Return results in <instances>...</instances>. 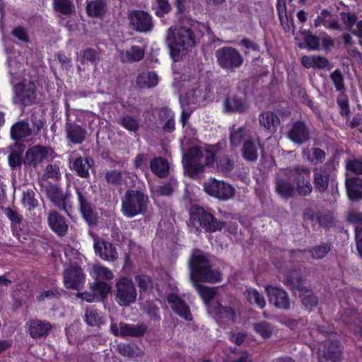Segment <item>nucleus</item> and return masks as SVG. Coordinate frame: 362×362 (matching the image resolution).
<instances>
[{"label":"nucleus","mask_w":362,"mask_h":362,"mask_svg":"<svg viewBox=\"0 0 362 362\" xmlns=\"http://www.w3.org/2000/svg\"><path fill=\"white\" fill-rule=\"evenodd\" d=\"M16 98L14 102L27 105L35 100V85L32 81H24L15 88Z\"/></svg>","instance_id":"15"},{"label":"nucleus","mask_w":362,"mask_h":362,"mask_svg":"<svg viewBox=\"0 0 362 362\" xmlns=\"http://www.w3.org/2000/svg\"><path fill=\"white\" fill-rule=\"evenodd\" d=\"M282 281L292 289L298 291V296L306 308L311 309L317 304V299L313 292L302 285V279L298 271L286 274Z\"/></svg>","instance_id":"6"},{"label":"nucleus","mask_w":362,"mask_h":362,"mask_svg":"<svg viewBox=\"0 0 362 362\" xmlns=\"http://www.w3.org/2000/svg\"><path fill=\"white\" fill-rule=\"evenodd\" d=\"M158 291L163 292V295L166 296L167 300L175 313L186 320H192L188 305L177 293V288L175 284L158 288Z\"/></svg>","instance_id":"7"},{"label":"nucleus","mask_w":362,"mask_h":362,"mask_svg":"<svg viewBox=\"0 0 362 362\" xmlns=\"http://www.w3.org/2000/svg\"><path fill=\"white\" fill-rule=\"evenodd\" d=\"M136 296V290L131 279L122 277L117 281L115 300L119 305H129L135 302Z\"/></svg>","instance_id":"10"},{"label":"nucleus","mask_w":362,"mask_h":362,"mask_svg":"<svg viewBox=\"0 0 362 362\" xmlns=\"http://www.w3.org/2000/svg\"><path fill=\"white\" fill-rule=\"evenodd\" d=\"M341 20L347 30L351 31L356 24V16L353 13L341 12L340 13Z\"/></svg>","instance_id":"53"},{"label":"nucleus","mask_w":362,"mask_h":362,"mask_svg":"<svg viewBox=\"0 0 362 362\" xmlns=\"http://www.w3.org/2000/svg\"><path fill=\"white\" fill-rule=\"evenodd\" d=\"M329 181V174L325 168H320L314 173V184L316 189L322 192L328 187Z\"/></svg>","instance_id":"36"},{"label":"nucleus","mask_w":362,"mask_h":362,"mask_svg":"<svg viewBox=\"0 0 362 362\" xmlns=\"http://www.w3.org/2000/svg\"><path fill=\"white\" fill-rule=\"evenodd\" d=\"M81 55L83 62L86 60L90 62H95L99 59V54L92 49H86L83 50Z\"/></svg>","instance_id":"59"},{"label":"nucleus","mask_w":362,"mask_h":362,"mask_svg":"<svg viewBox=\"0 0 362 362\" xmlns=\"http://www.w3.org/2000/svg\"><path fill=\"white\" fill-rule=\"evenodd\" d=\"M289 139L297 144H303L308 140L309 132L303 122L298 121L292 125L289 132Z\"/></svg>","instance_id":"23"},{"label":"nucleus","mask_w":362,"mask_h":362,"mask_svg":"<svg viewBox=\"0 0 362 362\" xmlns=\"http://www.w3.org/2000/svg\"><path fill=\"white\" fill-rule=\"evenodd\" d=\"M330 78L337 90H341L344 88V79L340 71H334L331 74Z\"/></svg>","instance_id":"56"},{"label":"nucleus","mask_w":362,"mask_h":362,"mask_svg":"<svg viewBox=\"0 0 362 362\" xmlns=\"http://www.w3.org/2000/svg\"><path fill=\"white\" fill-rule=\"evenodd\" d=\"M66 137L70 142L76 144H81L86 139L87 131L77 124L67 123L66 124Z\"/></svg>","instance_id":"25"},{"label":"nucleus","mask_w":362,"mask_h":362,"mask_svg":"<svg viewBox=\"0 0 362 362\" xmlns=\"http://www.w3.org/2000/svg\"><path fill=\"white\" fill-rule=\"evenodd\" d=\"M347 220L354 224L356 238H359L362 233V213L351 210L347 214Z\"/></svg>","instance_id":"43"},{"label":"nucleus","mask_w":362,"mask_h":362,"mask_svg":"<svg viewBox=\"0 0 362 362\" xmlns=\"http://www.w3.org/2000/svg\"><path fill=\"white\" fill-rule=\"evenodd\" d=\"M341 349L339 342L335 341L330 344H325L322 356L326 359L332 360L333 362L338 361L341 357Z\"/></svg>","instance_id":"35"},{"label":"nucleus","mask_w":362,"mask_h":362,"mask_svg":"<svg viewBox=\"0 0 362 362\" xmlns=\"http://www.w3.org/2000/svg\"><path fill=\"white\" fill-rule=\"evenodd\" d=\"M242 156L247 161L254 162L258 158V147L252 139L243 142L242 148Z\"/></svg>","instance_id":"34"},{"label":"nucleus","mask_w":362,"mask_h":362,"mask_svg":"<svg viewBox=\"0 0 362 362\" xmlns=\"http://www.w3.org/2000/svg\"><path fill=\"white\" fill-rule=\"evenodd\" d=\"M122 178L121 173L117 170H111L107 173L105 175L106 180L112 184H117Z\"/></svg>","instance_id":"63"},{"label":"nucleus","mask_w":362,"mask_h":362,"mask_svg":"<svg viewBox=\"0 0 362 362\" xmlns=\"http://www.w3.org/2000/svg\"><path fill=\"white\" fill-rule=\"evenodd\" d=\"M85 282V275L77 265H70L64 272V284L66 288L79 290Z\"/></svg>","instance_id":"14"},{"label":"nucleus","mask_w":362,"mask_h":362,"mask_svg":"<svg viewBox=\"0 0 362 362\" xmlns=\"http://www.w3.org/2000/svg\"><path fill=\"white\" fill-rule=\"evenodd\" d=\"M346 169L356 174H362V160H354L346 163Z\"/></svg>","instance_id":"62"},{"label":"nucleus","mask_w":362,"mask_h":362,"mask_svg":"<svg viewBox=\"0 0 362 362\" xmlns=\"http://www.w3.org/2000/svg\"><path fill=\"white\" fill-rule=\"evenodd\" d=\"M83 319L88 326L99 327L103 324L102 317L99 316L97 310L93 308H89L86 310Z\"/></svg>","instance_id":"44"},{"label":"nucleus","mask_w":362,"mask_h":362,"mask_svg":"<svg viewBox=\"0 0 362 362\" xmlns=\"http://www.w3.org/2000/svg\"><path fill=\"white\" fill-rule=\"evenodd\" d=\"M204 189L208 194L223 201L233 198L235 194V189L232 185L213 178L204 182Z\"/></svg>","instance_id":"12"},{"label":"nucleus","mask_w":362,"mask_h":362,"mask_svg":"<svg viewBox=\"0 0 362 362\" xmlns=\"http://www.w3.org/2000/svg\"><path fill=\"white\" fill-rule=\"evenodd\" d=\"M259 122L261 127L271 133L277 130L280 124L279 117L272 112L266 111L259 115Z\"/></svg>","instance_id":"27"},{"label":"nucleus","mask_w":362,"mask_h":362,"mask_svg":"<svg viewBox=\"0 0 362 362\" xmlns=\"http://www.w3.org/2000/svg\"><path fill=\"white\" fill-rule=\"evenodd\" d=\"M156 2L158 8L156 13L158 16L161 17L170 11V6L168 3V0H156Z\"/></svg>","instance_id":"61"},{"label":"nucleus","mask_w":362,"mask_h":362,"mask_svg":"<svg viewBox=\"0 0 362 362\" xmlns=\"http://www.w3.org/2000/svg\"><path fill=\"white\" fill-rule=\"evenodd\" d=\"M288 169L281 170L276 179V191L279 195L285 199L291 197L295 193V187L291 183L293 177H290L291 175H286Z\"/></svg>","instance_id":"18"},{"label":"nucleus","mask_w":362,"mask_h":362,"mask_svg":"<svg viewBox=\"0 0 362 362\" xmlns=\"http://www.w3.org/2000/svg\"><path fill=\"white\" fill-rule=\"evenodd\" d=\"M130 23L136 31L146 33L152 29V18L148 13L141 11H134L130 14Z\"/></svg>","instance_id":"20"},{"label":"nucleus","mask_w":362,"mask_h":362,"mask_svg":"<svg viewBox=\"0 0 362 362\" xmlns=\"http://www.w3.org/2000/svg\"><path fill=\"white\" fill-rule=\"evenodd\" d=\"M255 331L262 338L267 339L272 336L273 328L266 322H261L254 325Z\"/></svg>","instance_id":"49"},{"label":"nucleus","mask_w":362,"mask_h":362,"mask_svg":"<svg viewBox=\"0 0 362 362\" xmlns=\"http://www.w3.org/2000/svg\"><path fill=\"white\" fill-rule=\"evenodd\" d=\"M135 281L139 287L140 292H146L153 286V282L151 278L146 275H138L136 276Z\"/></svg>","instance_id":"52"},{"label":"nucleus","mask_w":362,"mask_h":362,"mask_svg":"<svg viewBox=\"0 0 362 362\" xmlns=\"http://www.w3.org/2000/svg\"><path fill=\"white\" fill-rule=\"evenodd\" d=\"M158 83V76L155 72H144L136 78V83L140 88H151Z\"/></svg>","instance_id":"37"},{"label":"nucleus","mask_w":362,"mask_h":362,"mask_svg":"<svg viewBox=\"0 0 362 362\" xmlns=\"http://www.w3.org/2000/svg\"><path fill=\"white\" fill-rule=\"evenodd\" d=\"M106 9L104 0H86V13L90 17L102 16Z\"/></svg>","instance_id":"32"},{"label":"nucleus","mask_w":362,"mask_h":362,"mask_svg":"<svg viewBox=\"0 0 362 362\" xmlns=\"http://www.w3.org/2000/svg\"><path fill=\"white\" fill-rule=\"evenodd\" d=\"M329 250L330 245L328 243H323L314 247L310 250V254L313 258L319 259L324 258Z\"/></svg>","instance_id":"51"},{"label":"nucleus","mask_w":362,"mask_h":362,"mask_svg":"<svg viewBox=\"0 0 362 362\" xmlns=\"http://www.w3.org/2000/svg\"><path fill=\"white\" fill-rule=\"evenodd\" d=\"M122 125L129 131H136L139 127L137 121L132 117L126 116L122 119Z\"/></svg>","instance_id":"57"},{"label":"nucleus","mask_w":362,"mask_h":362,"mask_svg":"<svg viewBox=\"0 0 362 362\" xmlns=\"http://www.w3.org/2000/svg\"><path fill=\"white\" fill-rule=\"evenodd\" d=\"M189 269L191 281L202 299L208 308L209 305H214L211 303V300L216 293L215 288L202 286L199 282L215 283L220 281L221 280V274L216 270H212L206 257L198 251L194 252L191 257Z\"/></svg>","instance_id":"1"},{"label":"nucleus","mask_w":362,"mask_h":362,"mask_svg":"<svg viewBox=\"0 0 362 362\" xmlns=\"http://www.w3.org/2000/svg\"><path fill=\"white\" fill-rule=\"evenodd\" d=\"M54 8L62 14L67 15L74 11V6L69 0H54Z\"/></svg>","instance_id":"48"},{"label":"nucleus","mask_w":362,"mask_h":362,"mask_svg":"<svg viewBox=\"0 0 362 362\" xmlns=\"http://www.w3.org/2000/svg\"><path fill=\"white\" fill-rule=\"evenodd\" d=\"M150 167L153 173L159 177L165 176L169 169V165L162 158H155L151 161Z\"/></svg>","instance_id":"42"},{"label":"nucleus","mask_w":362,"mask_h":362,"mask_svg":"<svg viewBox=\"0 0 362 362\" xmlns=\"http://www.w3.org/2000/svg\"><path fill=\"white\" fill-rule=\"evenodd\" d=\"M160 117L162 119H167V122L165 124L164 129L170 132L174 129L175 120L174 115H173L170 110L168 108H163L160 111Z\"/></svg>","instance_id":"50"},{"label":"nucleus","mask_w":362,"mask_h":362,"mask_svg":"<svg viewBox=\"0 0 362 362\" xmlns=\"http://www.w3.org/2000/svg\"><path fill=\"white\" fill-rule=\"evenodd\" d=\"M54 152L49 147L35 145L29 148L25 155V165L36 168L49 158H52Z\"/></svg>","instance_id":"13"},{"label":"nucleus","mask_w":362,"mask_h":362,"mask_svg":"<svg viewBox=\"0 0 362 362\" xmlns=\"http://www.w3.org/2000/svg\"><path fill=\"white\" fill-rule=\"evenodd\" d=\"M234 163L227 156L219 159L217 162V168L224 173H230L233 168Z\"/></svg>","instance_id":"54"},{"label":"nucleus","mask_w":362,"mask_h":362,"mask_svg":"<svg viewBox=\"0 0 362 362\" xmlns=\"http://www.w3.org/2000/svg\"><path fill=\"white\" fill-rule=\"evenodd\" d=\"M35 194L33 189L23 191L22 197V204L28 210H32L38 206V202L35 198Z\"/></svg>","instance_id":"46"},{"label":"nucleus","mask_w":362,"mask_h":362,"mask_svg":"<svg viewBox=\"0 0 362 362\" xmlns=\"http://www.w3.org/2000/svg\"><path fill=\"white\" fill-rule=\"evenodd\" d=\"M277 11L281 23L283 24L287 21V13L285 0H278L277 1Z\"/></svg>","instance_id":"60"},{"label":"nucleus","mask_w":362,"mask_h":362,"mask_svg":"<svg viewBox=\"0 0 362 362\" xmlns=\"http://www.w3.org/2000/svg\"><path fill=\"white\" fill-rule=\"evenodd\" d=\"M250 131L245 127H235L230 129V141L233 146H240L244 142L251 139Z\"/></svg>","instance_id":"30"},{"label":"nucleus","mask_w":362,"mask_h":362,"mask_svg":"<svg viewBox=\"0 0 362 362\" xmlns=\"http://www.w3.org/2000/svg\"><path fill=\"white\" fill-rule=\"evenodd\" d=\"M90 290L95 293L97 300H101L110 291V286L103 281H95L90 286Z\"/></svg>","instance_id":"47"},{"label":"nucleus","mask_w":362,"mask_h":362,"mask_svg":"<svg viewBox=\"0 0 362 362\" xmlns=\"http://www.w3.org/2000/svg\"><path fill=\"white\" fill-rule=\"evenodd\" d=\"M148 197L140 190H127L122 198L121 211L128 218L144 214L148 208Z\"/></svg>","instance_id":"5"},{"label":"nucleus","mask_w":362,"mask_h":362,"mask_svg":"<svg viewBox=\"0 0 362 362\" xmlns=\"http://www.w3.org/2000/svg\"><path fill=\"white\" fill-rule=\"evenodd\" d=\"M218 65L226 70L233 71L243 63L242 54L232 47H223L216 51Z\"/></svg>","instance_id":"9"},{"label":"nucleus","mask_w":362,"mask_h":362,"mask_svg":"<svg viewBox=\"0 0 362 362\" xmlns=\"http://www.w3.org/2000/svg\"><path fill=\"white\" fill-rule=\"evenodd\" d=\"M89 273L97 281L98 279L111 280L114 277V274L110 269L98 264L94 265Z\"/></svg>","instance_id":"39"},{"label":"nucleus","mask_w":362,"mask_h":362,"mask_svg":"<svg viewBox=\"0 0 362 362\" xmlns=\"http://www.w3.org/2000/svg\"><path fill=\"white\" fill-rule=\"evenodd\" d=\"M216 153V149L214 146L193 147L189 150L188 157L183 160L185 168L192 175L197 174L202 171L204 167L213 165Z\"/></svg>","instance_id":"4"},{"label":"nucleus","mask_w":362,"mask_h":362,"mask_svg":"<svg viewBox=\"0 0 362 362\" xmlns=\"http://www.w3.org/2000/svg\"><path fill=\"white\" fill-rule=\"evenodd\" d=\"M248 107L246 100L235 95L228 96L223 102V111L225 113H243Z\"/></svg>","instance_id":"21"},{"label":"nucleus","mask_w":362,"mask_h":362,"mask_svg":"<svg viewBox=\"0 0 362 362\" xmlns=\"http://www.w3.org/2000/svg\"><path fill=\"white\" fill-rule=\"evenodd\" d=\"M209 312L216 316L218 323H228L235 321V313L230 307H224L219 303L209 305Z\"/></svg>","instance_id":"22"},{"label":"nucleus","mask_w":362,"mask_h":362,"mask_svg":"<svg viewBox=\"0 0 362 362\" xmlns=\"http://www.w3.org/2000/svg\"><path fill=\"white\" fill-rule=\"evenodd\" d=\"M178 74L174 76L173 85L182 90L180 97V105L182 108L181 121L183 125L190 115V111L185 109L187 105H201L209 97V89L204 77L186 76L179 80Z\"/></svg>","instance_id":"2"},{"label":"nucleus","mask_w":362,"mask_h":362,"mask_svg":"<svg viewBox=\"0 0 362 362\" xmlns=\"http://www.w3.org/2000/svg\"><path fill=\"white\" fill-rule=\"evenodd\" d=\"M265 291L271 304L276 308L287 310L290 308V298L288 293L281 288L267 285Z\"/></svg>","instance_id":"16"},{"label":"nucleus","mask_w":362,"mask_h":362,"mask_svg":"<svg viewBox=\"0 0 362 362\" xmlns=\"http://www.w3.org/2000/svg\"><path fill=\"white\" fill-rule=\"evenodd\" d=\"M52 201L59 209H62L65 210L66 212L68 211V209H67V205H68V202H69L68 196H65L62 194L57 193L55 196L52 197Z\"/></svg>","instance_id":"55"},{"label":"nucleus","mask_w":362,"mask_h":362,"mask_svg":"<svg viewBox=\"0 0 362 362\" xmlns=\"http://www.w3.org/2000/svg\"><path fill=\"white\" fill-rule=\"evenodd\" d=\"M286 175H291L293 180L296 182L295 191L300 195H308L313 190V186L310 182V170L303 166L289 168Z\"/></svg>","instance_id":"11"},{"label":"nucleus","mask_w":362,"mask_h":362,"mask_svg":"<svg viewBox=\"0 0 362 362\" xmlns=\"http://www.w3.org/2000/svg\"><path fill=\"white\" fill-rule=\"evenodd\" d=\"M76 193L83 216L89 224L95 223L96 216L93 211L91 204L86 199V194L78 189H76Z\"/></svg>","instance_id":"26"},{"label":"nucleus","mask_w":362,"mask_h":362,"mask_svg":"<svg viewBox=\"0 0 362 362\" xmlns=\"http://www.w3.org/2000/svg\"><path fill=\"white\" fill-rule=\"evenodd\" d=\"M93 247L95 252L102 259L107 262H115L118 258L115 247L110 242L94 237Z\"/></svg>","instance_id":"17"},{"label":"nucleus","mask_w":362,"mask_h":362,"mask_svg":"<svg viewBox=\"0 0 362 362\" xmlns=\"http://www.w3.org/2000/svg\"><path fill=\"white\" fill-rule=\"evenodd\" d=\"M313 66L314 69H325L328 65V60L320 56L313 55Z\"/></svg>","instance_id":"64"},{"label":"nucleus","mask_w":362,"mask_h":362,"mask_svg":"<svg viewBox=\"0 0 362 362\" xmlns=\"http://www.w3.org/2000/svg\"><path fill=\"white\" fill-rule=\"evenodd\" d=\"M190 222L197 230L204 229L206 231L215 232L220 230L223 226L222 222L218 221L203 208H197L192 212Z\"/></svg>","instance_id":"8"},{"label":"nucleus","mask_w":362,"mask_h":362,"mask_svg":"<svg viewBox=\"0 0 362 362\" xmlns=\"http://www.w3.org/2000/svg\"><path fill=\"white\" fill-rule=\"evenodd\" d=\"M244 296L248 302L256 305L259 308H263L266 305L264 296L255 288H247L244 292Z\"/></svg>","instance_id":"41"},{"label":"nucleus","mask_w":362,"mask_h":362,"mask_svg":"<svg viewBox=\"0 0 362 362\" xmlns=\"http://www.w3.org/2000/svg\"><path fill=\"white\" fill-rule=\"evenodd\" d=\"M167 41L170 54L175 62L186 56L195 45L192 31L184 27H170L168 31Z\"/></svg>","instance_id":"3"},{"label":"nucleus","mask_w":362,"mask_h":362,"mask_svg":"<svg viewBox=\"0 0 362 362\" xmlns=\"http://www.w3.org/2000/svg\"><path fill=\"white\" fill-rule=\"evenodd\" d=\"M48 224L50 228L59 236H64L68 230V225L64 217L56 211L49 214Z\"/></svg>","instance_id":"24"},{"label":"nucleus","mask_w":362,"mask_h":362,"mask_svg":"<svg viewBox=\"0 0 362 362\" xmlns=\"http://www.w3.org/2000/svg\"><path fill=\"white\" fill-rule=\"evenodd\" d=\"M144 49L136 45L132 46L125 52H120L121 61L124 63L138 62L143 59Z\"/></svg>","instance_id":"31"},{"label":"nucleus","mask_w":362,"mask_h":362,"mask_svg":"<svg viewBox=\"0 0 362 362\" xmlns=\"http://www.w3.org/2000/svg\"><path fill=\"white\" fill-rule=\"evenodd\" d=\"M31 134V129L26 122H19L13 124L11 129V136L14 140H20L28 137Z\"/></svg>","instance_id":"33"},{"label":"nucleus","mask_w":362,"mask_h":362,"mask_svg":"<svg viewBox=\"0 0 362 362\" xmlns=\"http://www.w3.org/2000/svg\"><path fill=\"white\" fill-rule=\"evenodd\" d=\"M303 158L313 164L322 163L325 160V152L317 148L304 149L303 151Z\"/></svg>","instance_id":"40"},{"label":"nucleus","mask_w":362,"mask_h":362,"mask_svg":"<svg viewBox=\"0 0 362 362\" xmlns=\"http://www.w3.org/2000/svg\"><path fill=\"white\" fill-rule=\"evenodd\" d=\"M146 329V326L144 324L132 325L120 323L117 325L112 323L110 326L112 333L115 336L121 337H140L144 334Z\"/></svg>","instance_id":"19"},{"label":"nucleus","mask_w":362,"mask_h":362,"mask_svg":"<svg viewBox=\"0 0 362 362\" xmlns=\"http://www.w3.org/2000/svg\"><path fill=\"white\" fill-rule=\"evenodd\" d=\"M93 160L91 158L80 157L74 160L73 168L79 176L86 177L89 175V169L91 168Z\"/></svg>","instance_id":"38"},{"label":"nucleus","mask_w":362,"mask_h":362,"mask_svg":"<svg viewBox=\"0 0 362 362\" xmlns=\"http://www.w3.org/2000/svg\"><path fill=\"white\" fill-rule=\"evenodd\" d=\"M8 163L11 168H16L22 163V154L20 151H13L8 156Z\"/></svg>","instance_id":"58"},{"label":"nucleus","mask_w":362,"mask_h":362,"mask_svg":"<svg viewBox=\"0 0 362 362\" xmlns=\"http://www.w3.org/2000/svg\"><path fill=\"white\" fill-rule=\"evenodd\" d=\"M346 186L350 199L357 201L362 198V178H349L346 181Z\"/></svg>","instance_id":"29"},{"label":"nucleus","mask_w":362,"mask_h":362,"mask_svg":"<svg viewBox=\"0 0 362 362\" xmlns=\"http://www.w3.org/2000/svg\"><path fill=\"white\" fill-rule=\"evenodd\" d=\"M118 351L127 357H136L142 353L141 350L134 344H119L117 345Z\"/></svg>","instance_id":"45"},{"label":"nucleus","mask_w":362,"mask_h":362,"mask_svg":"<svg viewBox=\"0 0 362 362\" xmlns=\"http://www.w3.org/2000/svg\"><path fill=\"white\" fill-rule=\"evenodd\" d=\"M51 325L40 320H32L28 322V332L33 338L46 336L51 329Z\"/></svg>","instance_id":"28"}]
</instances>
